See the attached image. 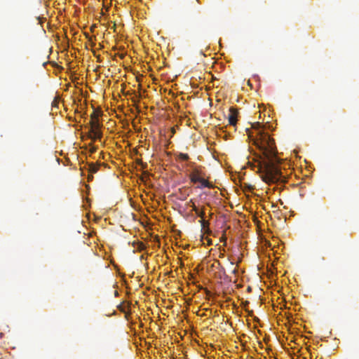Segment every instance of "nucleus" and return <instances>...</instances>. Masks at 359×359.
I'll return each instance as SVG.
<instances>
[{
	"label": "nucleus",
	"instance_id": "nucleus-4",
	"mask_svg": "<svg viewBox=\"0 0 359 359\" xmlns=\"http://www.w3.org/2000/svg\"><path fill=\"white\" fill-rule=\"evenodd\" d=\"M238 109L235 107H230L229 114L228 116L229 123L231 126H236L237 123Z\"/></svg>",
	"mask_w": 359,
	"mask_h": 359
},
{
	"label": "nucleus",
	"instance_id": "nucleus-6",
	"mask_svg": "<svg viewBox=\"0 0 359 359\" xmlns=\"http://www.w3.org/2000/svg\"><path fill=\"white\" fill-rule=\"evenodd\" d=\"M100 166V163H90L88 164V171L90 173L88 177V181H90L93 180V174L96 173L98 171Z\"/></svg>",
	"mask_w": 359,
	"mask_h": 359
},
{
	"label": "nucleus",
	"instance_id": "nucleus-13",
	"mask_svg": "<svg viewBox=\"0 0 359 359\" xmlns=\"http://www.w3.org/2000/svg\"><path fill=\"white\" fill-rule=\"evenodd\" d=\"M246 132L248 133L249 137H252V136H253V135H252V132L250 131V129L247 128V129H246Z\"/></svg>",
	"mask_w": 359,
	"mask_h": 359
},
{
	"label": "nucleus",
	"instance_id": "nucleus-5",
	"mask_svg": "<svg viewBox=\"0 0 359 359\" xmlns=\"http://www.w3.org/2000/svg\"><path fill=\"white\" fill-rule=\"evenodd\" d=\"M88 137L93 141H95L96 140H100L102 137V133L100 130V128H96L95 130H93V128H90Z\"/></svg>",
	"mask_w": 359,
	"mask_h": 359
},
{
	"label": "nucleus",
	"instance_id": "nucleus-7",
	"mask_svg": "<svg viewBox=\"0 0 359 359\" xmlns=\"http://www.w3.org/2000/svg\"><path fill=\"white\" fill-rule=\"evenodd\" d=\"M200 183V185L197 187L198 189H203L205 187L207 188H212L213 185L211 182H208L207 180L205 179V177H201L199 179V181L198 182Z\"/></svg>",
	"mask_w": 359,
	"mask_h": 359
},
{
	"label": "nucleus",
	"instance_id": "nucleus-1",
	"mask_svg": "<svg viewBox=\"0 0 359 359\" xmlns=\"http://www.w3.org/2000/svg\"><path fill=\"white\" fill-rule=\"evenodd\" d=\"M252 128L256 130L255 144L262 153V157L258 161L257 168L263 181L266 183H275L281 178V172L276 165L277 150L273 139L267 133L261 130L259 122L254 123Z\"/></svg>",
	"mask_w": 359,
	"mask_h": 359
},
{
	"label": "nucleus",
	"instance_id": "nucleus-9",
	"mask_svg": "<svg viewBox=\"0 0 359 359\" xmlns=\"http://www.w3.org/2000/svg\"><path fill=\"white\" fill-rule=\"evenodd\" d=\"M177 158L182 161H188L189 159V155L187 154H184V153H180L177 155Z\"/></svg>",
	"mask_w": 359,
	"mask_h": 359
},
{
	"label": "nucleus",
	"instance_id": "nucleus-2",
	"mask_svg": "<svg viewBox=\"0 0 359 359\" xmlns=\"http://www.w3.org/2000/svg\"><path fill=\"white\" fill-rule=\"evenodd\" d=\"M189 165L192 168V172L189 175V179L191 182L194 184L198 183L199 179L205 176V173L202 171V167L196 166L194 163H191Z\"/></svg>",
	"mask_w": 359,
	"mask_h": 359
},
{
	"label": "nucleus",
	"instance_id": "nucleus-3",
	"mask_svg": "<svg viewBox=\"0 0 359 359\" xmlns=\"http://www.w3.org/2000/svg\"><path fill=\"white\" fill-rule=\"evenodd\" d=\"M102 114V111L100 110L94 109L93 113L90 114V128L95 130L96 128H100L102 125L99 121V116Z\"/></svg>",
	"mask_w": 359,
	"mask_h": 359
},
{
	"label": "nucleus",
	"instance_id": "nucleus-15",
	"mask_svg": "<svg viewBox=\"0 0 359 359\" xmlns=\"http://www.w3.org/2000/svg\"><path fill=\"white\" fill-rule=\"evenodd\" d=\"M236 271H237V270H236V269H234L233 270V273H236Z\"/></svg>",
	"mask_w": 359,
	"mask_h": 359
},
{
	"label": "nucleus",
	"instance_id": "nucleus-8",
	"mask_svg": "<svg viewBox=\"0 0 359 359\" xmlns=\"http://www.w3.org/2000/svg\"><path fill=\"white\" fill-rule=\"evenodd\" d=\"M199 222L201 223V227L203 229H204L205 231L206 230V229H208V226L210 224L208 221H207L204 218H203L201 220H199Z\"/></svg>",
	"mask_w": 359,
	"mask_h": 359
},
{
	"label": "nucleus",
	"instance_id": "nucleus-16",
	"mask_svg": "<svg viewBox=\"0 0 359 359\" xmlns=\"http://www.w3.org/2000/svg\"><path fill=\"white\" fill-rule=\"evenodd\" d=\"M144 258V255H142V256L140 257V259H143Z\"/></svg>",
	"mask_w": 359,
	"mask_h": 359
},
{
	"label": "nucleus",
	"instance_id": "nucleus-10",
	"mask_svg": "<svg viewBox=\"0 0 359 359\" xmlns=\"http://www.w3.org/2000/svg\"><path fill=\"white\" fill-rule=\"evenodd\" d=\"M137 250H138L139 251H142V250H144V249H145V245H144V244L143 243H142V242H139V243H137Z\"/></svg>",
	"mask_w": 359,
	"mask_h": 359
},
{
	"label": "nucleus",
	"instance_id": "nucleus-14",
	"mask_svg": "<svg viewBox=\"0 0 359 359\" xmlns=\"http://www.w3.org/2000/svg\"><path fill=\"white\" fill-rule=\"evenodd\" d=\"M198 210L199 209L196 206H195V205L193 206V210L195 212V213H198Z\"/></svg>",
	"mask_w": 359,
	"mask_h": 359
},
{
	"label": "nucleus",
	"instance_id": "nucleus-17",
	"mask_svg": "<svg viewBox=\"0 0 359 359\" xmlns=\"http://www.w3.org/2000/svg\"><path fill=\"white\" fill-rule=\"evenodd\" d=\"M222 239H223L224 241H226V238L225 237H224V238H222Z\"/></svg>",
	"mask_w": 359,
	"mask_h": 359
},
{
	"label": "nucleus",
	"instance_id": "nucleus-11",
	"mask_svg": "<svg viewBox=\"0 0 359 359\" xmlns=\"http://www.w3.org/2000/svg\"><path fill=\"white\" fill-rule=\"evenodd\" d=\"M197 216L200 217L201 219L205 217V212L203 210H198V213H196Z\"/></svg>",
	"mask_w": 359,
	"mask_h": 359
},
{
	"label": "nucleus",
	"instance_id": "nucleus-12",
	"mask_svg": "<svg viewBox=\"0 0 359 359\" xmlns=\"http://www.w3.org/2000/svg\"><path fill=\"white\" fill-rule=\"evenodd\" d=\"M90 146L91 147L90 149V152L91 154L95 153L97 151V148L95 146H93L91 144H90Z\"/></svg>",
	"mask_w": 359,
	"mask_h": 359
}]
</instances>
